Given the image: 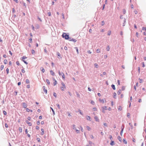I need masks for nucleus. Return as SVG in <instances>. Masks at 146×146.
<instances>
[{
  "label": "nucleus",
  "instance_id": "1",
  "mask_svg": "<svg viewBox=\"0 0 146 146\" xmlns=\"http://www.w3.org/2000/svg\"><path fill=\"white\" fill-rule=\"evenodd\" d=\"M62 36L63 38H64L66 40H69L70 38L69 36V35L64 33H63Z\"/></svg>",
  "mask_w": 146,
  "mask_h": 146
},
{
  "label": "nucleus",
  "instance_id": "2",
  "mask_svg": "<svg viewBox=\"0 0 146 146\" xmlns=\"http://www.w3.org/2000/svg\"><path fill=\"white\" fill-rule=\"evenodd\" d=\"M102 112L103 113H105V110H107V108L106 106H104L102 107Z\"/></svg>",
  "mask_w": 146,
  "mask_h": 146
},
{
  "label": "nucleus",
  "instance_id": "3",
  "mask_svg": "<svg viewBox=\"0 0 146 146\" xmlns=\"http://www.w3.org/2000/svg\"><path fill=\"white\" fill-rule=\"evenodd\" d=\"M124 125L123 124L122 125V127H121V131H120V135H121V136L122 135V134H123V129H124Z\"/></svg>",
  "mask_w": 146,
  "mask_h": 146
},
{
  "label": "nucleus",
  "instance_id": "4",
  "mask_svg": "<svg viewBox=\"0 0 146 146\" xmlns=\"http://www.w3.org/2000/svg\"><path fill=\"white\" fill-rule=\"evenodd\" d=\"M69 40L70 41H72L74 42H75L77 41V40L76 39L74 38H71V37H70Z\"/></svg>",
  "mask_w": 146,
  "mask_h": 146
},
{
  "label": "nucleus",
  "instance_id": "5",
  "mask_svg": "<svg viewBox=\"0 0 146 146\" xmlns=\"http://www.w3.org/2000/svg\"><path fill=\"white\" fill-rule=\"evenodd\" d=\"M86 119L87 120H89L90 121H91V119L90 117L87 115L86 116Z\"/></svg>",
  "mask_w": 146,
  "mask_h": 146
},
{
  "label": "nucleus",
  "instance_id": "6",
  "mask_svg": "<svg viewBox=\"0 0 146 146\" xmlns=\"http://www.w3.org/2000/svg\"><path fill=\"white\" fill-rule=\"evenodd\" d=\"M115 143L114 141L111 140L110 143V145L111 146H113L114 145Z\"/></svg>",
  "mask_w": 146,
  "mask_h": 146
},
{
  "label": "nucleus",
  "instance_id": "7",
  "mask_svg": "<svg viewBox=\"0 0 146 146\" xmlns=\"http://www.w3.org/2000/svg\"><path fill=\"white\" fill-rule=\"evenodd\" d=\"M99 100L100 102H102L103 103H104L105 102L104 99H101L100 98Z\"/></svg>",
  "mask_w": 146,
  "mask_h": 146
},
{
  "label": "nucleus",
  "instance_id": "8",
  "mask_svg": "<svg viewBox=\"0 0 146 146\" xmlns=\"http://www.w3.org/2000/svg\"><path fill=\"white\" fill-rule=\"evenodd\" d=\"M23 107L24 108H26L27 107V104L25 103H23Z\"/></svg>",
  "mask_w": 146,
  "mask_h": 146
},
{
  "label": "nucleus",
  "instance_id": "9",
  "mask_svg": "<svg viewBox=\"0 0 146 146\" xmlns=\"http://www.w3.org/2000/svg\"><path fill=\"white\" fill-rule=\"evenodd\" d=\"M94 119L95 120V121H97V122H99V119L98 118V117H97V116H95L94 117Z\"/></svg>",
  "mask_w": 146,
  "mask_h": 146
},
{
  "label": "nucleus",
  "instance_id": "10",
  "mask_svg": "<svg viewBox=\"0 0 146 146\" xmlns=\"http://www.w3.org/2000/svg\"><path fill=\"white\" fill-rule=\"evenodd\" d=\"M73 128V129L74 130H76V131L77 132V133H80V131L79 130H77L76 129V127H74Z\"/></svg>",
  "mask_w": 146,
  "mask_h": 146
},
{
  "label": "nucleus",
  "instance_id": "11",
  "mask_svg": "<svg viewBox=\"0 0 146 146\" xmlns=\"http://www.w3.org/2000/svg\"><path fill=\"white\" fill-rule=\"evenodd\" d=\"M26 122L29 125V126H31L32 125L31 123L30 122H29L28 121H26Z\"/></svg>",
  "mask_w": 146,
  "mask_h": 146
},
{
  "label": "nucleus",
  "instance_id": "12",
  "mask_svg": "<svg viewBox=\"0 0 146 146\" xmlns=\"http://www.w3.org/2000/svg\"><path fill=\"white\" fill-rule=\"evenodd\" d=\"M126 23V19L124 18L123 20V26H124L125 25V23Z\"/></svg>",
  "mask_w": 146,
  "mask_h": 146
},
{
  "label": "nucleus",
  "instance_id": "13",
  "mask_svg": "<svg viewBox=\"0 0 146 146\" xmlns=\"http://www.w3.org/2000/svg\"><path fill=\"white\" fill-rule=\"evenodd\" d=\"M111 87L112 88H113V90H115V85H114L113 84H112L111 85Z\"/></svg>",
  "mask_w": 146,
  "mask_h": 146
},
{
  "label": "nucleus",
  "instance_id": "14",
  "mask_svg": "<svg viewBox=\"0 0 146 146\" xmlns=\"http://www.w3.org/2000/svg\"><path fill=\"white\" fill-rule=\"evenodd\" d=\"M117 139L120 142H121L122 139L121 137L120 136H118V137Z\"/></svg>",
  "mask_w": 146,
  "mask_h": 146
},
{
  "label": "nucleus",
  "instance_id": "15",
  "mask_svg": "<svg viewBox=\"0 0 146 146\" xmlns=\"http://www.w3.org/2000/svg\"><path fill=\"white\" fill-rule=\"evenodd\" d=\"M74 48L76 50L77 54H78L79 53V51H78V48L77 47H74Z\"/></svg>",
  "mask_w": 146,
  "mask_h": 146
},
{
  "label": "nucleus",
  "instance_id": "16",
  "mask_svg": "<svg viewBox=\"0 0 146 146\" xmlns=\"http://www.w3.org/2000/svg\"><path fill=\"white\" fill-rule=\"evenodd\" d=\"M61 75H62V79H65V76L64 74L63 73H62Z\"/></svg>",
  "mask_w": 146,
  "mask_h": 146
},
{
  "label": "nucleus",
  "instance_id": "17",
  "mask_svg": "<svg viewBox=\"0 0 146 146\" xmlns=\"http://www.w3.org/2000/svg\"><path fill=\"white\" fill-rule=\"evenodd\" d=\"M110 50V48L109 46V45H108L107 46V48H106L107 51H108Z\"/></svg>",
  "mask_w": 146,
  "mask_h": 146
},
{
  "label": "nucleus",
  "instance_id": "18",
  "mask_svg": "<svg viewBox=\"0 0 146 146\" xmlns=\"http://www.w3.org/2000/svg\"><path fill=\"white\" fill-rule=\"evenodd\" d=\"M118 109L119 111H121L122 110V108L121 106H119L118 108Z\"/></svg>",
  "mask_w": 146,
  "mask_h": 146
},
{
  "label": "nucleus",
  "instance_id": "19",
  "mask_svg": "<svg viewBox=\"0 0 146 146\" xmlns=\"http://www.w3.org/2000/svg\"><path fill=\"white\" fill-rule=\"evenodd\" d=\"M41 130L42 131V132L41 133V134L42 135H43L44 133V130L43 129H41Z\"/></svg>",
  "mask_w": 146,
  "mask_h": 146
},
{
  "label": "nucleus",
  "instance_id": "20",
  "mask_svg": "<svg viewBox=\"0 0 146 146\" xmlns=\"http://www.w3.org/2000/svg\"><path fill=\"white\" fill-rule=\"evenodd\" d=\"M129 125L130 126L131 129H133V125L131 123H129Z\"/></svg>",
  "mask_w": 146,
  "mask_h": 146
},
{
  "label": "nucleus",
  "instance_id": "21",
  "mask_svg": "<svg viewBox=\"0 0 146 146\" xmlns=\"http://www.w3.org/2000/svg\"><path fill=\"white\" fill-rule=\"evenodd\" d=\"M94 66H95V67L97 68H98V65L97 64V63H95L94 64Z\"/></svg>",
  "mask_w": 146,
  "mask_h": 146
},
{
  "label": "nucleus",
  "instance_id": "22",
  "mask_svg": "<svg viewBox=\"0 0 146 146\" xmlns=\"http://www.w3.org/2000/svg\"><path fill=\"white\" fill-rule=\"evenodd\" d=\"M121 90L120 89L119 90V91L117 92V94L118 95H119L121 93Z\"/></svg>",
  "mask_w": 146,
  "mask_h": 146
},
{
  "label": "nucleus",
  "instance_id": "23",
  "mask_svg": "<svg viewBox=\"0 0 146 146\" xmlns=\"http://www.w3.org/2000/svg\"><path fill=\"white\" fill-rule=\"evenodd\" d=\"M123 143L125 144H127V141L125 140V139H123Z\"/></svg>",
  "mask_w": 146,
  "mask_h": 146
},
{
  "label": "nucleus",
  "instance_id": "24",
  "mask_svg": "<svg viewBox=\"0 0 146 146\" xmlns=\"http://www.w3.org/2000/svg\"><path fill=\"white\" fill-rule=\"evenodd\" d=\"M86 128L88 131H90L91 130V128L88 126H87Z\"/></svg>",
  "mask_w": 146,
  "mask_h": 146
},
{
  "label": "nucleus",
  "instance_id": "25",
  "mask_svg": "<svg viewBox=\"0 0 146 146\" xmlns=\"http://www.w3.org/2000/svg\"><path fill=\"white\" fill-rule=\"evenodd\" d=\"M43 88H44V89H43L44 91V92H46V94L47 93V90L45 88V87L44 86Z\"/></svg>",
  "mask_w": 146,
  "mask_h": 146
},
{
  "label": "nucleus",
  "instance_id": "26",
  "mask_svg": "<svg viewBox=\"0 0 146 146\" xmlns=\"http://www.w3.org/2000/svg\"><path fill=\"white\" fill-rule=\"evenodd\" d=\"M19 131L20 132H21L22 131V129L21 127H19Z\"/></svg>",
  "mask_w": 146,
  "mask_h": 146
},
{
  "label": "nucleus",
  "instance_id": "27",
  "mask_svg": "<svg viewBox=\"0 0 146 146\" xmlns=\"http://www.w3.org/2000/svg\"><path fill=\"white\" fill-rule=\"evenodd\" d=\"M111 31H108V35L110 36L111 35Z\"/></svg>",
  "mask_w": 146,
  "mask_h": 146
},
{
  "label": "nucleus",
  "instance_id": "28",
  "mask_svg": "<svg viewBox=\"0 0 146 146\" xmlns=\"http://www.w3.org/2000/svg\"><path fill=\"white\" fill-rule=\"evenodd\" d=\"M27 58V57H26L25 56H23L22 57V60H24L26 59Z\"/></svg>",
  "mask_w": 146,
  "mask_h": 146
},
{
  "label": "nucleus",
  "instance_id": "29",
  "mask_svg": "<svg viewBox=\"0 0 146 146\" xmlns=\"http://www.w3.org/2000/svg\"><path fill=\"white\" fill-rule=\"evenodd\" d=\"M4 66L3 65H2L1 66V67H0V69H1V70H2L4 68Z\"/></svg>",
  "mask_w": 146,
  "mask_h": 146
},
{
  "label": "nucleus",
  "instance_id": "30",
  "mask_svg": "<svg viewBox=\"0 0 146 146\" xmlns=\"http://www.w3.org/2000/svg\"><path fill=\"white\" fill-rule=\"evenodd\" d=\"M26 83H27V84H28V83H30V81L28 79H27L26 80Z\"/></svg>",
  "mask_w": 146,
  "mask_h": 146
},
{
  "label": "nucleus",
  "instance_id": "31",
  "mask_svg": "<svg viewBox=\"0 0 146 146\" xmlns=\"http://www.w3.org/2000/svg\"><path fill=\"white\" fill-rule=\"evenodd\" d=\"M7 60L6 59H5L4 60V63L5 64H6L7 63Z\"/></svg>",
  "mask_w": 146,
  "mask_h": 146
},
{
  "label": "nucleus",
  "instance_id": "32",
  "mask_svg": "<svg viewBox=\"0 0 146 146\" xmlns=\"http://www.w3.org/2000/svg\"><path fill=\"white\" fill-rule=\"evenodd\" d=\"M76 95L78 97V98H80V95L78 93L76 92Z\"/></svg>",
  "mask_w": 146,
  "mask_h": 146
},
{
  "label": "nucleus",
  "instance_id": "33",
  "mask_svg": "<svg viewBox=\"0 0 146 146\" xmlns=\"http://www.w3.org/2000/svg\"><path fill=\"white\" fill-rule=\"evenodd\" d=\"M114 96H113V98H116L115 97L116 96V94L115 93V92H114Z\"/></svg>",
  "mask_w": 146,
  "mask_h": 146
},
{
  "label": "nucleus",
  "instance_id": "34",
  "mask_svg": "<svg viewBox=\"0 0 146 146\" xmlns=\"http://www.w3.org/2000/svg\"><path fill=\"white\" fill-rule=\"evenodd\" d=\"M100 50L99 49H98L96 50V52L97 53H99L100 52Z\"/></svg>",
  "mask_w": 146,
  "mask_h": 146
},
{
  "label": "nucleus",
  "instance_id": "35",
  "mask_svg": "<svg viewBox=\"0 0 146 146\" xmlns=\"http://www.w3.org/2000/svg\"><path fill=\"white\" fill-rule=\"evenodd\" d=\"M46 82L48 84H50L49 80L48 79L46 80Z\"/></svg>",
  "mask_w": 146,
  "mask_h": 146
},
{
  "label": "nucleus",
  "instance_id": "36",
  "mask_svg": "<svg viewBox=\"0 0 146 146\" xmlns=\"http://www.w3.org/2000/svg\"><path fill=\"white\" fill-rule=\"evenodd\" d=\"M57 55L58 56H59V57H60V58H62V57L60 56V54L58 52L57 53Z\"/></svg>",
  "mask_w": 146,
  "mask_h": 146
},
{
  "label": "nucleus",
  "instance_id": "37",
  "mask_svg": "<svg viewBox=\"0 0 146 146\" xmlns=\"http://www.w3.org/2000/svg\"><path fill=\"white\" fill-rule=\"evenodd\" d=\"M142 29L143 31H145L146 32V27H142Z\"/></svg>",
  "mask_w": 146,
  "mask_h": 146
},
{
  "label": "nucleus",
  "instance_id": "38",
  "mask_svg": "<svg viewBox=\"0 0 146 146\" xmlns=\"http://www.w3.org/2000/svg\"><path fill=\"white\" fill-rule=\"evenodd\" d=\"M131 41L132 42H134L135 40H134V39L133 38H131Z\"/></svg>",
  "mask_w": 146,
  "mask_h": 146
},
{
  "label": "nucleus",
  "instance_id": "39",
  "mask_svg": "<svg viewBox=\"0 0 146 146\" xmlns=\"http://www.w3.org/2000/svg\"><path fill=\"white\" fill-rule=\"evenodd\" d=\"M127 117H128L129 118V117L130 116V114L129 113H127Z\"/></svg>",
  "mask_w": 146,
  "mask_h": 146
},
{
  "label": "nucleus",
  "instance_id": "40",
  "mask_svg": "<svg viewBox=\"0 0 146 146\" xmlns=\"http://www.w3.org/2000/svg\"><path fill=\"white\" fill-rule=\"evenodd\" d=\"M138 70L139 74L140 73V68L139 67H138Z\"/></svg>",
  "mask_w": 146,
  "mask_h": 146
},
{
  "label": "nucleus",
  "instance_id": "41",
  "mask_svg": "<svg viewBox=\"0 0 146 146\" xmlns=\"http://www.w3.org/2000/svg\"><path fill=\"white\" fill-rule=\"evenodd\" d=\"M50 72L51 74H52V75H54V73L53 71H52V70H51V71H50Z\"/></svg>",
  "mask_w": 146,
  "mask_h": 146
},
{
  "label": "nucleus",
  "instance_id": "42",
  "mask_svg": "<svg viewBox=\"0 0 146 146\" xmlns=\"http://www.w3.org/2000/svg\"><path fill=\"white\" fill-rule=\"evenodd\" d=\"M139 79L140 80V83H141L143 81V79H140V78H139Z\"/></svg>",
  "mask_w": 146,
  "mask_h": 146
},
{
  "label": "nucleus",
  "instance_id": "43",
  "mask_svg": "<svg viewBox=\"0 0 146 146\" xmlns=\"http://www.w3.org/2000/svg\"><path fill=\"white\" fill-rule=\"evenodd\" d=\"M31 53L33 54H34L35 53V51L34 50H31Z\"/></svg>",
  "mask_w": 146,
  "mask_h": 146
},
{
  "label": "nucleus",
  "instance_id": "44",
  "mask_svg": "<svg viewBox=\"0 0 146 146\" xmlns=\"http://www.w3.org/2000/svg\"><path fill=\"white\" fill-rule=\"evenodd\" d=\"M16 63L17 64L18 66H19L20 65V63H19V61H17L16 62Z\"/></svg>",
  "mask_w": 146,
  "mask_h": 146
},
{
  "label": "nucleus",
  "instance_id": "45",
  "mask_svg": "<svg viewBox=\"0 0 146 146\" xmlns=\"http://www.w3.org/2000/svg\"><path fill=\"white\" fill-rule=\"evenodd\" d=\"M3 113L5 115H6L7 114L6 112L5 111H3Z\"/></svg>",
  "mask_w": 146,
  "mask_h": 146
},
{
  "label": "nucleus",
  "instance_id": "46",
  "mask_svg": "<svg viewBox=\"0 0 146 146\" xmlns=\"http://www.w3.org/2000/svg\"><path fill=\"white\" fill-rule=\"evenodd\" d=\"M78 112H79V113H80L82 115V113L81 112V111L80 110H78Z\"/></svg>",
  "mask_w": 146,
  "mask_h": 146
},
{
  "label": "nucleus",
  "instance_id": "47",
  "mask_svg": "<svg viewBox=\"0 0 146 146\" xmlns=\"http://www.w3.org/2000/svg\"><path fill=\"white\" fill-rule=\"evenodd\" d=\"M93 109L94 110V111H97V109L96 107H94Z\"/></svg>",
  "mask_w": 146,
  "mask_h": 146
},
{
  "label": "nucleus",
  "instance_id": "48",
  "mask_svg": "<svg viewBox=\"0 0 146 146\" xmlns=\"http://www.w3.org/2000/svg\"><path fill=\"white\" fill-rule=\"evenodd\" d=\"M125 89V88L124 86H123L122 87V88H121V90H124Z\"/></svg>",
  "mask_w": 146,
  "mask_h": 146
},
{
  "label": "nucleus",
  "instance_id": "49",
  "mask_svg": "<svg viewBox=\"0 0 146 146\" xmlns=\"http://www.w3.org/2000/svg\"><path fill=\"white\" fill-rule=\"evenodd\" d=\"M91 104L92 105H94L95 103L94 102L93 100L91 101Z\"/></svg>",
  "mask_w": 146,
  "mask_h": 146
},
{
  "label": "nucleus",
  "instance_id": "50",
  "mask_svg": "<svg viewBox=\"0 0 146 146\" xmlns=\"http://www.w3.org/2000/svg\"><path fill=\"white\" fill-rule=\"evenodd\" d=\"M142 67H144L145 66V64H144V62H142Z\"/></svg>",
  "mask_w": 146,
  "mask_h": 146
},
{
  "label": "nucleus",
  "instance_id": "51",
  "mask_svg": "<svg viewBox=\"0 0 146 146\" xmlns=\"http://www.w3.org/2000/svg\"><path fill=\"white\" fill-rule=\"evenodd\" d=\"M5 126L6 128H7L8 127V126L7 123L5 124Z\"/></svg>",
  "mask_w": 146,
  "mask_h": 146
},
{
  "label": "nucleus",
  "instance_id": "52",
  "mask_svg": "<svg viewBox=\"0 0 146 146\" xmlns=\"http://www.w3.org/2000/svg\"><path fill=\"white\" fill-rule=\"evenodd\" d=\"M123 13L124 14H125V13H126V10L125 9H123Z\"/></svg>",
  "mask_w": 146,
  "mask_h": 146
},
{
  "label": "nucleus",
  "instance_id": "53",
  "mask_svg": "<svg viewBox=\"0 0 146 146\" xmlns=\"http://www.w3.org/2000/svg\"><path fill=\"white\" fill-rule=\"evenodd\" d=\"M6 71L7 72V74H8L9 72V69L8 68H7L6 70Z\"/></svg>",
  "mask_w": 146,
  "mask_h": 146
},
{
  "label": "nucleus",
  "instance_id": "54",
  "mask_svg": "<svg viewBox=\"0 0 146 146\" xmlns=\"http://www.w3.org/2000/svg\"><path fill=\"white\" fill-rule=\"evenodd\" d=\"M21 71L23 73H24L25 72V71L23 69H22L21 70Z\"/></svg>",
  "mask_w": 146,
  "mask_h": 146
},
{
  "label": "nucleus",
  "instance_id": "55",
  "mask_svg": "<svg viewBox=\"0 0 146 146\" xmlns=\"http://www.w3.org/2000/svg\"><path fill=\"white\" fill-rule=\"evenodd\" d=\"M26 110L27 112H29L30 111V110L28 108H26Z\"/></svg>",
  "mask_w": 146,
  "mask_h": 146
},
{
  "label": "nucleus",
  "instance_id": "56",
  "mask_svg": "<svg viewBox=\"0 0 146 146\" xmlns=\"http://www.w3.org/2000/svg\"><path fill=\"white\" fill-rule=\"evenodd\" d=\"M64 87L62 86L60 88L63 91L64 90Z\"/></svg>",
  "mask_w": 146,
  "mask_h": 146
},
{
  "label": "nucleus",
  "instance_id": "57",
  "mask_svg": "<svg viewBox=\"0 0 146 146\" xmlns=\"http://www.w3.org/2000/svg\"><path fill=\"white\" fill-rule=\"evenodd\" d=\"M104 24H105V23H104V21H103L102 22V25L103 26L104 25Z\"/></svg>",
  "mask_w": 146,
  "mask_h": 146
},
{
  "label": "nucleus",
  "instance_id": "58",
  "mask_svg": "<svg viewBox=\"0 0 146 146\" xmlns=\"http://www.w3.org/2000/svg\"><path fill=\"white\" fill-rule=\"evenodd\" d=\"M80 127L81 128V131L83 132L84 131V130L83 129V128L82 127V126H80Z\"/></svg>",
  "mask_w": 146,
  "mask_h": 146
},
{
  "label": "nucleus",
  "instance_id": "59",
  "mask_svg": "<svg viewBox=\"0 0 146 146\" xmlns=\"http://www.w3.org/2000/svg\"><path fill=\"white\" fill-rule=\"evenodd\" d=\"M42 68V71L43 73H44L45 72V70L43 68Z\"/></svg>",
  "mask_w": 146,
  "mask_h": 146
},
{
  "label": "nucleus",
  "instance_id": "60",
  "mask_svg": "<svg viewBox=\"0 0 146 146\" xmlns=\"http://www.w3.org/2000/svg\"><path fill=\"white\" fill-rule=\"evenodd\" d=\"M138 34H139L138 33V32H137L136 33V36L137 37H138Z\"/></svg>",
  "mask_w": 146,
  "mask_h": 146
},
{
  "label": "nucleus",
  "instance_id": "61",
  "mask_svg": "<svg viewBox=\"0 0 146 146\" xmlns=\"http://www.w3.org/2000/svg\"><path fill=\"white\" fill-rule=\"evenodd\" d=\"M30 85L29 84L27 85V88H30Z\"/></svg>",
  "mask_w": 146,
  "mask_h": 146
},
{
  "label": "nucleus",
  "instance_id": "62",
  "mask_svg": "<svg viewBox=\"0 0 146 146\" xmlns=\"http://www.w3.org/2000/svg\"><path fill=\"white\" fill-rule=\"evenodd\" d=\"M134 12L135 14H137L138 13V12L136 10L134 11Z\"/></svg>",
  "mask_w": 146,
  "mask_h": 146
},
{
  "label": "nucleus",
  "instance_id": "63",
  "mask_svg": "<svg viewBox=\"0 0 146 146\" xmlns=\"http://www.w3.org/2000/svg\"><path fill=\"white\" fill-rule=\"evenodd\" d=\"M92 143H92V141H89V143L90 145H91V144H92ZM91 146H92V145H91Z\"/></svg>",
  "mask_w": 146,
  "mask_h": 146
},
{
  "label": "nucleus",
  "instance_id": "64",
  "mask_svg": "<svg viewBox=\"0 0 146 146\" xmlns=\"http://www.w3.org/2000/svg\"><path fill=\"white\" fill-rule=\"evenodd\" d=\"M90 137L92 139H93L94 138V136L92 135H91Z\"/></svg>",
  "mask_w": 146,
  "mask_h": 146
}]
</instances>
